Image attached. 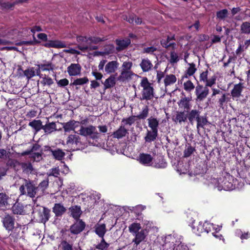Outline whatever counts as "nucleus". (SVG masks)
I'll return each mask as SVG.
<instances>
[{"mask_svg": "<svg viewBox=\"0 0 250 250\" xmlns=\"http://www.w3.org/2000/svg\"><path fill=\"white\" fill-rule=\"evenodd\" d=\"M167 166V164L163 158L161 156H159L156 160H154L152 167L157 168H165Z\"/></svg>", "mask_w": 250, "mask_h": 250, "instance_id": "obj_28", "label": "nucleus"}, {"mask_svg": "<svg viewBox=\"0 0 250 250\" xmlns=\"http://www.w3.org/2000/svg\"><path fill=\"white\" fill-rule=\"evenodd\" d=\"M12 163L15 167L16 165H20L23 171L25 173H31L33 170L32 165L30 163H20L17 161H12Z\"/></svg>", "mask_w": 250, "mask_h": 250, "instance_id": "obj_21", "label": "nucleus"}, {"mask_svg": "<svg viewBox=\"0 0 250 250\" xmlns=\"http://www.w3.org/2000/svg\"><path fill=\"white\" fill-rule=\"evenodd\" d=\"M180 60V58L179 57L178 54L175 51H171L170 53V57L168 60L169 62L171 64H175L176 63Z\"/></svg>", "mask_w": 250, "mask_h": 250, "instance_id": "obj_45", "label": "nucleus"}, {"mask_svg": "<svg viewBox=\"0 0 250 250\" xmlns=\"http://www.w3.org/2000/svg\"><path fill=\"white\" fill-rule=\"evenodd\" d=\"M50 210L46 208H43L42 211L40 215L42 222L46 223L50 217Z\"/></svg>", "mask_w": 250, "mask_h": 250, "instance_id": "obj_38", "label": "nucleus"}, {"mask_svg": "<svg viewBox=\"0 0 250 250\" xmlns=\"http://www.w3.org/2000/svg\"><path fill=\"white\" fill-rule=\"evenodd\" d=\"M119 63L117 61H112L107 62L105 65V71L107 74L113 73L117 70Z\"/></svg>", "mask_w": 250, "mask_h": 250, "instance_id": "obj_16", "label": "nucleus"}, {"mask_svg": "<svg viewBox=\"0 0 250 250\" xmlns=\"http://www.w3.org/2000/svg\"><path fill=\"white\" fill-rule=\"evenodd\" d=\"M197 129L198 132L199 131L200 128H204L205 125L207 124L208 120L206 117L200 116L197 119Z\"/></svg>", "mask_w": 250, "mask_h": 250, "instance_id": "obj_41", "label": "nucleus"}, {"mask_svg": "<svg viewBox=\"0 0 250 250\" xmlns=\"http://www.w3.org/2000/svg\"><path fill=\"white\" fill-rule=\"evenodd\" d=\"M228 14V11L227 9H223L217 12V18L220 20H224Z\"/></svg>", "mask_w": 250, "mask_h": 250, "instance_id": "obj_54", "label": "nucleus"}, {"mask_svg": "<svg viewBox=\"0 0 250 250\" xmlns=\"http://www.w3.org/2000/svg\"><path fill=\"white\" fill-rule=\"evenodd\" d=\"M71 214L75 219H78L81 213V208L78 206L72 207L70 208Z\"/></svg>", "mask_w": 250, "mask_h": 250, "instance_id": "obj_40", "label": "nucleus"}, {"mask_svg": "<svg viewBox=\"0 0 250 250\" xmlns=\"http://www.w3.org/2000/svg\"><path fill=\"white\" fill-rule=\"evenodd\" d=\"M216 77L215 76L211 77L210 79H208L205 82V86L207 87H211L215 83Z\"/></svg>", "mask_w": 250, "mask_h": 250, "instance_id": "obj_60", "label": "nucleus"}, {"mask_svg": "<svg viewBox=\"0 0 250 250\" xmlns=\"http://www.w3.org/2000/svg\"><path fill=\"white\" fill-rule=\"evenodd\" d=\"M78 47L83 52H86L90 50H96L97 49V46L91 45V42L87 44L80 43L78 45Z\"/></svg>", "mask_w": 250, "mask_h": 250, "instance_id": "obj_32", "label": "nucleus"}, {"mask_svg": "<svg viewBox=\"0 0 250 250\" xmlns=\"http://www.w3.org/2000/svg\"><path fill=\"white\" fill-rule=\"evenodd\" d=\"M141 229V225L139 223H133L131 224L128 227L129 232L133 234L140 231Z\"/></svg>", "mask_w": 250, "mask_h": 250, "instance_id": "obj_44", "label": "nucleus"}, {"mask_svg": "<svg viewBox=\"0 0 250 250\" xmlns=\"http://www.w3.org/2000/svg\"><path fill=\"white\" fill-rule=\"evenodd\" d=\"M85 223L82 220L77 221L75 224L71 226V232L77 234L82 231L85 228Z\"/></svg>", "mask_w": 250, "mask_h": 250, "instance_id": "obj_13", "label": "nucleus"}, {"mask_svg": "<svg viewBox=\"0 0 250 250\" xmlns=\"http://www.w3.org/2000/svg\"><path fill=\"white\" fill-rule=\"evenodd\" d=\"M244 88L243 83H240L235 84L231 91V95L232 98L233 99L239 98L241 95V93Z\"/></svg>", "mask_w": 250, "mask_h": 250, "instance_id": "obj_15", "label": "nucleus"}, {"mask_svg": "<svg viewBox=\"0 0 250 250\" xmlns=\"http://www.w3.org/2000/svg\"><path fill=\"white\" fill-rule=\"evenodd\" d=\"M123 19L124 20H126L128 22L132 24L135 23L136 24H140L142 22L141 19L133 15L130 16L128 18H127L126 16H124Z\"/></svg>", "mask_w": 250, "mask_h": 250, "instance_id": "obj_37", "label": "nucleus"}, {"mask_svg": "<svg viewBox=\"0 0 250 250\" xmlns=\"http://www.w3.org/2000/svg\"><path fill=\"white\" fill-rule=\"evenodd\" d=\"M158 131L154 130H151V131L147 130L145 140L146 142L154 141L156 139Z\"/></svg>", "mask_w": 250, "mask_h": 250, "instance_id": "obj_31", "label": "nucleus"}, {"mask_svg": "<svg viewBox=\"0 0 250 250\" xmlns=\"http://www.w3.org/2000/svg\"><path fill=\"white\" fill-rule=\"evenodd\" d=\"M134 235H135V238L133 239L132 242L137 246L145 240L146 236V230L145 229H142Z\"/></svg>", "mask_w": 250, "mask_h": 250, "instance_id": "obj_20", "label": "nucleus"}, {"mask_svg": "<svg viewBox=\"0 0 250 250\" xmlns=\"http://www.w3.org/2000/svg\"><path fill=\"white\" fill-rule=\"evenodd\" d=\"M232 179L231 176L229 174H226V176L220 177L219 179H212L210 185L219 191L222 190H230L234 188L232 183Z\"/></svg>", "mask_w": 250, "mask_h": 250, "instance_id": "obj_1", "label": "nucleus"}, {"mask_svg": "<svg viewBox=\"0 0 250 250\" xmlns=\"http://www.w3.org/2000/svg\"><path fill=\"white\" fill-rule=\"evenodd\" d=\"M177 81L176 76L173 74L166 75L164 80L165 86L167 87L173 84Z\"/></svg>", "mask_w": 250, "mask_h": 250, "instance_id": "obj_30", "label": "nucleus"}, {"mask_svg": "<svg viewBox=\"0 0 250 250\" xmlns=\"http://www.w3.org/2000/svg\"><path fill=\"white\" fill-rule=\"evenodd\" d=\"M102 83L104 85L105 89L112 87L116 83L115 78L113 76H110Z\"/></svg>", "mask_w": 250, "mask_h": 250, "instance_id": "obj_34", "label": "nucleus"}, {"mask_svg": "<svg viewBox=\"0 0 250 250\" xmlns=\"http://www.w3.org/2000/svg\"><path fill=\"white\" fill-rule=\"evenodd\" d=\"M47 174L49 176H52L55 177H58L60 175V171L58 167L52 168L50 169Z\"/></svg>", "mask_w": 250, "mask_h": 250, "instance_id": "obj_53", "label": "nucleus"}, {"mask_svg": "<svg viewBox=\"0 0 250 250\" xmlns=\"http://www.w3.org/2000/svg\"><path fill=\"white\" fill-rule=\"evenodd\" d=\"M82 67L79 63H71L67 67V72L70 76H75L80 75Z\"/></svg>", "mask_w": 250, "mask_h": 250, "instance_id": "obj_11", "label": "nucleus"}, {"mask_svg": "<svg viewBox=\"0 0 250 250\" xmlns=\"http://www.w3.org/2000/svg\"><path fill=\"white\" fill-rule=\"evenodd\" d=\"M95 233L101 238L104 236L106 232V226L104 224H97L95 226Z\"/></svg>", "mask_w": 250, "mask_h": 250, "instance_id": "obj_25", "label": "nucleus"}, {"mask_svg": "<svg viewBox=\"0 0 250 250\" xmlns=\"http://www.w3.org/2000/svg\"><path fill=\"white\" fill-rule=\"evenodd\" d=\"M29 125L34 128L36 131H40L41 129H43V125H42V122L41 120H36L30 122L29 123Z\"/></svg>", "mask_w": 250, "mask_h": 250, "instance_id": "obj_39", "label": "nucleus"}, {"mask_svg": "<svg viewBox=\"0 0 250 250\" xmlns=\"http://www.w3.org/2000/svg\"><path fill=\"white\" fill-rule=\"evenodd\" d=\"M116 48L117 51L119 52L125 49L130 43V40L129 39L123 40H116Z\"/></svg>", "mask_w": 250, "mask_h": 250, "instance_id": "obj_18", "label": "nucleus"}, {"mask_svg": "<svg viewBox=\"0 0 250 250\" xmlns=\"http://www.w3.org/2000/svg\"><path fill=\"white\" fill-rule=\"evenodd\" d=\"M24 183L19 188L20 195H26L34 198L36 196L38 198L40 196L39 194V188L30 180L24 179Z\"/></svg>", "mask_w": 250, "mask_h": 250, "instance_id": "obj_2", "label": "nucleus"}, {"mask_svg": "<svg viewBox=\"0 0 250 250\" xmlns=\"http://www.w3.org/2000/svg\"><path fill=\"white\" fill-rule=\"evenodd\" d=\"M46 150L49 151L53 157L57 160H62V151L61 149L53 150L49 146L46 147Z\"/></svg>", "mask_w": 250, "mask_h": 250, "instance_id": "obj_27", "label": "nucleus"}, {"mask_svg": "<svg viewBox=\"0 0 250 250\" xmlns=\"http://www.w3.org/2000/svg\"><path fill=\"white\" fill-rule=\"evenodd\" d=\"M11 198L5 193H0V207L6 208L10 206Z\"/></svg>", "mask_w": 250, "mask_h": 250, "instance_id": "obj_22", "label": "nucleus"}, {"mask_svg": "<svg viewBox=\"0 0 250 250\" xmlns=\"http://www.w3.org/2000/svg\"><path fill=\"white\" fill-rule=\"evenodd\" d=\"M5 228L8 231H11L14 228L15 219L10 215H6L2 220Z\"/></svg>", "mask_w": 250, "mask_h": 250, "instance_id": "obj_9", "label": "nucleus"}, {"mask_svg": "<svg viewBox=\"0 0 250 250\" xmlns=\"http://www.w3.org/2000/svg\"><path fill=\"white\" fill-rule=\"evenodd\" d=\"M190 101L191 98L189 97L182 98L178 103L179 108L183 109V111L188 112L191 107Z\"/></svg>", "mask_w": 250, "mask_h": 250, "instance_id": "obj_12", "label": "nucleus"}, {"mask_svg": "<svg viewBox=\"0 0 250 250\" xmlns=\"http://www.w3.org/2000/svg\"><path fill=\"white\" fill-rule=\"evenodd\" d=\"M157 50V48L154 46H150L144 48L143 49V53L149 54H153V53Z\"/></svg>", "mask_w": 250, "mask_h": 250, "instance_id": "obj_58", "label": "nucleus"}, {"mask_svg": "<svg viewBox=\"0 0 250 250\" xmlns=\"http://www.w3.org/2000/svg\"><path fill=\"white\" fill-rule=\"evenodd\" d=\"M48 185V181L47 180H43L42 182H41L38 186H37V188H39V191L40 189H41L42 193H41L40 194H42L44 190L46 189V188L47 187Z\"/></svg>", "mask_w": 250, "mask_h": 250, "instance_id": "obj_56", "label": "nucleus"}, {"mask_svg": "<svg viewBox=\"0 0 250 250\" xmlns=\"http://www.w3.org/2000/svg\"><path fill=\"white\" fill-rule=\"evenodd\" d=\"M79 124L80 123L79 122L71 121L63 126V128L65 131L74 130L76 127L79 125Z\"/></svg>", "mask_w": 250, "mask_h": 250, "instance_id": "obj_43", "label": "nucleus"}, {"mask_svg": "<svg viewBox=\"0 0 250 250\" xmlns=\"http://www.w3.org/2000/svg\"><path fill=\"white\" fill-rule=\"evenodd\" d=\"M136 75L132 71L121 70V73L118 78V80L121 82H128L132 79L133 76Z\"/></svg>", "mask_w": 250, "mask_h": 250, "instance_id": "obj_10", "label": "nucleus"}, {"mask_svg": "<svg viewBox=\"0 0 250 250\" xmlns=\"http://www.w3.org/2000/svg\"><path fill=\"white\" fill-rule=\"evenodd\" d=\"M209 89L207 86L198 84L195 87V95L197 97V100L199 101H203L209 94Z\"/></svg>", "mask_w": 250, "mask_h": 250, "instance_id": "obj_5", "label": "nucleus"}, {"mask_svg": "<svg viewBox=\"0 0 250 250\" xmlns=\"http://www.w3.org/2000/svg\"><path fill=\"white\" fill-rule=\"evenodd\" d=\"M148 114V108L147 106H145L142 111L140 112L139 114L136 116V118L139 119H146Z\"/></svg>", "mask_w": 250, "mask_h": 250, "instance_id": "obj_48", "label": "nucleus"}, {"mask_svg": "<svg viewBox=\"0 0 250 250\" xmlns=\"http://www.w3.org/2000/svg\"><path fill=\"white\" fill-rule=\"evenodd\" d=\"M37 66V76H40V78L42 77V76L41 75V71H50L52 70L53 69V65L52 64L51 62L46 61H43L42 63L38 64Z\"/></svg>", "mask_w": 250, "mask_h": 250, "instance_id": "obj_8", "label": "nucleus"}, {"mask_svg": "<svg viewBox=\"0 0 250 250\" xmlns=\"http://www.w3.org/2000/svg\"><path fill=\"white\" fill-rule=\"evenodd\" d=\"M194 150V148L192 146H188L184 151V156L186 157H189Z\"/></svg>", "mask_w": 250, "mask_h": 250, "instance_id": "obj_64", "label": "nucleus"}, {"mask_svg": "<svg viewBox=\"0 0 250 250\" xmlns=\"http://www.w3.org/2000/svg\"><path fill=\"white\" fill-rule=\"evenodd\" d=\"M127 133V129L125 127L124 125H121L117 130L113 133L112 135L114 138L120 139L125 137Z\"/></svg>", "mask_w": 250, "mask_h": 250, "instance_id": "obj_19", "label": "nucleus"}, {"mask_svg": "<svg viewBox=\"0 0 250 250\" xmlns=\"http://www.w3.org/2000/svg\"><path fill=\"white\" fill-rule=\"evenodd\" d=\"M24 76L28 80L35 75H37V69L35 70L34 67H29L23 71Z\"/></svg>", "mask_w": 250, "mask_h": 250, "instance_id": "obj_36", "label": "nucleus"}, {"mask_svg": "<svg viewBox=\"0 0 250 250\" xmlns=\"http://www.w3.org/2000/svg\"><path fill=\"white\" fill-rule=\"evenodd\" d=\"M188 118V114L185 111L177 112L175 117L173 118V121L175 123L181 124L185 122Z\"/></svg>", "mask_w": 250, "mask_h": 250, "instance_id": "obj_23", "label": "nucleus"}, {"mask_svg": "<svg viewBox=\"0 0 250 250\" xmlns=\"http://www.w3.org/2000/svg\"><path fill=\"white\" fill-rule=\"evenodd\" d=\"M80 134L84 136H89L92 139H97L99 138V134L95 126L89 125L87 127L81 126L79 130Z\"/></svg>", "mask_w": 250, "mask_h": 250, "instance_id": "obj_4", "label": "nucleus"}, {"mask_svg": "<svg viewBox=\"0 0 250 250\" xmlns=\"http://www.w3.org/2000/svg\"><path fill=\"white\" fill-rule=\"evenodd\" d=\"M133 63L130 61L124 62L122 65V70L123 71H132L131 68Z\"/></svg>", "mask_w": 250, "mask_h": 250, "instance_id": "obj_52", "label": "nucleus"}, {"mask_svg": "<svg viewBox=\"0 0 250 250\" xmlns=\"http://www.w3.org/2000/svg\"><path fill=\"white\" fill-rule=\"evenodd\" d=\"M208 70H207L206 71H204L200 74L199 77L200 82H203L204 83H205L208 80Z\"/></svg>", "mask_w": 250, "mask_h": 250, "instance_id": "obj_63", "label": "nucleus"}, {"mask_svg": "<svg viewBox=\"0 0 250 250\" xmlns=\"http://www.w3.org/2000/svg\"><path fill=\"white\" fill-rule=\"evenodd\" d=\"M53 212L55 214L54 223L57 224L59 223L58 220H61L62 215V205L61 203L55 204L53 208Z\"/></svg>", "mask_w": 250, "mask_h": 250, "instance_id": "obj_14", "label": "nucleus"}, {"mask_svg": "<svg viewBox=\"0 0 250 250\" xmlns=\"http://www.w3.org/2000/svg\"><path fill=\"white\" fill-rule=\"evenodd\" d=\"M192 230L194 233L198 235H200L201 233L205 232L204 223L202 224L200 223L196 227L195 226L192 227Z\"/></svg>", "mask_w": 250, "mask_h": 250, "instance_id": "obj_46", "label": "nucleus"}, {"mask_svg": "<svg viewBox=\"0 0 250 250\" xmlns=\"http://www.w3.org/2000/svg\"><path fill=\"white\" fill-rule=\"evenodd\" d=\"M77 139L75 135H71L67 138L66 145L69 146L75 145L77 143Z\"/></svg>", "mask_w": 250, "mask_h": 250, "instance_id": "obj_55", "label": "nucleus"}, {"mask_svg": "<svg viewBox=\"0 0 250 250\" xmlns=\"http://www.w3.org/2000/svg\"><path fill=\"white\" fill-rule=\"evenodd\" d=\"M88 81V79L86 77H84L75 80L71 84L73 85H81L87 83Z\"/></svg>", "mask_w": 250, "mask_h": 250, "instance_id": "obj_47", "label": "nucleus"}, {"mask_svg": "<svg viewBox=\"0 0 250 250\" xmlns=\"http://www.w3.org/2000/svg\"><path fill=\"white\" fill-rule=\"evenodd\" d=\"M140 66L144 72H146L152 69L153 65L148 59L145 58L142 60Z\"/></svg>", "mask_w": 250, "mask_h": 250, "instance_id": "obj_17", "label": "nucleus"}, {"mask_svg": "<svg viewBox=\"0 0 250 250\" xmlns=\"http://www.w3.org/2000/svg\"><path fill=\"white\" fill-rule=\"evenodd\" d=\"M106 39L104 38H101L99 37H91L89 38V42L91 43L95 44L98 43L99 42L105 41Z\"/></svg>", "mask_w": 250, "mask_h": 250, "instance_id": "obj_61", "label": "nucleus"}, {"mask_svg": "<svg viewBox=\"0 0 250 250\" xmlns=\"http://www.w3.org/2000/svg\"><path fill=\"white\" fill-rule=\"evenodd\" d=\"M173 40H174V36L169 37L168 36L167 38V43H166L165 40H162L161 41V44L162 45L166 48H171L172 49H174L176 48V44L175 42H171V41Z\"/></svg>", "mask_w": 250, "mask_h": 250, "instance_id": "obj_26", "label": "nucleus"}, {"mask_svg": "<svg viewBox=\"0 0 250 250\" xmlns=\"http://www.w3.org/2000/svg\"><path fill=\"white\" fill-rule=\"evenodd\" d=\"M44 46L47 47H62V44H58L57 42L54 41H50L49 42H46L44 44Z\"/></svg>", "mask_w": 250, "mask_h": 250, "instance_id": "obj_57", "label": "nucleus"}, {"mask_svg": "<svg viewBox=\"0 0 250 250\" xmlns=\"http://www.w3.org/2000/svg\"><path fill=\"white\" fill-rule=\"evenodd\" d=\"M12 210L15 214H23L24 213L23 206L22 204L16 202L12 207Z\"/></svg>", "mask_w": 250, "mask_h": 250, "instance_id": "obj_29", "label": "nucleus"}, {"mask_svg": "<svg viewBox=\"0 0 250 250\" xmlns=\"http://www.w3.org/2000/svg\"><path fill=\"white\" fill-rule=\"evenodd\" d=\"M135 116H130L126 119H123L122 123L124 124V125H131L135 122Z\"/></svg>", "mask_w": 250, "mask_h": 250, "instance_id": "obj_51", "label": "nucleus"}, {"mask_svg": "<svg viewBox=\"0 0 250 250\" xmlns=\"http://www.w3.org/2000/svg\"><path fill=\"white\" fill-rule=\"evenodd\" d=\"M240 31L243 34H250V22L249 21L243 22L240 26Z\"/></svg>", "mask_w": 250, "mask_h": 250, "instance_id": "obj_42", "label": "nucleus"}, {"mask_svg": "<svg viewBox=\"0 0 250 250\" xmlns=\"http://www.w3.org/2000/svg\"><path fill=\"white\" fill-rule=\"evenodd\" d=\"M184 88L186 91L190 92L194 89L195 86L190 80L185 82L183 84Z\"/></svg>", "mask_w": 250, "mask_h": 250, "instance_id": "obj_50", "label": "nucleus"}, {"mask_svg": "<svg viewBox=\"0 0 250 250\" xmlns=\"http://www.w3.org/2000/svg\"><path fill=\"white\" fill-rule=\"evenodd\" d=\"M62 128V124L59 121L48 123L43 125V129L46 134H50L54 131L60 130Z\"/></svg>", "mask_w": 250, "mask_h": 250, "instance_id": "obj_6", "label": "nucleus"}, {"mask_svg": "<svg viewBox=\"0 0 250 250\" xmlns=\"http://www.w3.org/2000/svg\"><path fill=\"white\" fill-rule=\"evenodd\" d=\"M147 121L148 126L151 130L158 131L159 121L156 118L151 117L147 119Z\"/></svg>", "mask_w": 250, "mask_h": 250, "instance_id": "obj_35", "label": "nucleus"}, {"mask_svg": "<svg viewBox=\"0 0 250 250\" xmlns=\"http://www.w3.org/2000/svg\"><path fill=\"white\" fill-rule=\"evenodd\" d=\"M185 74L182 77V80L184 78H188L189 77L193 75L197 70L195 64L194 63H188Z\"/></svg>", "mask_w": 250, "mask_h": 250, "instance_id": "obj_24", "label": "nucleus"}, {"mask_svg": "<svg viewBox=\"0 0 250 250\" xmlns=\"http://www.w3.org/2000/svg\"><path fill=\"white\" fill-rule=\"evenodd\" d=\"M140 85L143 88L142 98L141 99L146 100H151L154 96L153 88L146 77H144L142 79Z\"/></svg>", "mask_w": 250, "mask_h": 250, "instance_id": "obj_3", "label": "nucleus"}, {"mask_svg": "<svg viewBox=\"0 0 250 250\" xmlns=\"http://www.w3.org/2000/svg\"><path fill=\"white\" fill-rule=\"evenodd\" d=\"M227 98L226 95L225 93H222L221 97L219 99L218 103L219 104V106L223 108L224 103L226 102Z\"/></svg>", "mask_w": 250, "mask_h": 250, "instance_id": "obj_62", "label": "nucleus"}, {"mask_svg": "<svg viewBox=\"0 0 250 250\" xmlns=\"http://www.w3.org/2000/svg\"><path fill=\"white\" fill-rule=\"evenodd\" d=\"M109 244L105 241L104 238H102V240L100 243L96 246V248L100 250H105L109 247Z\"/></svg>", "mask_w": 250, "mask_h": 250, "instance_id": "obj_49", "label": "nucleus"}, {"mask_svg": "<svg viewBox=\"0 0 250 250\" xmlns=\"http://www.w3.org/2000/svg\"><path fill=\"white\" fill-rule=\"evenodd\" d=\"M200 112L196 109L191 110L188 114V118L190 123L193 121L197 120V119L200 116Z\"/></svg>", "mask_w": 250, "mask_h": 250, "instance_id": "obj_33", "label": "nucleus"}, {"mask_svg": "<svg viewBox=\"0 0 250 250\" xmlns=\"http://www.w3.org/2000/svg\"><path fill=\"white\" fill-rule=\"evenodd\" d=\"M31 157L36 162H39L42 159V153L40 152H32Z\"/></svg>", "mask_w": 250, "mask_h": 250, "instance_id": "obj_59", "label": "nucleus"}, {"mask_svg": "<svg viewBox=\"0 0 250 250\" xmlns=\"http://www.w3.org/2000/svg\"><path fill=\"white\" fill-rule=\"evenodd\" d=\"M153 157L150 154L147 153H140L138 158L139 162L147 167L152 166L153 164Z\"/></svg>", "mask_w": 250, "mask_h": 250, "instance_id": "obj_7", "label": "nucleus"}]
</instances>
